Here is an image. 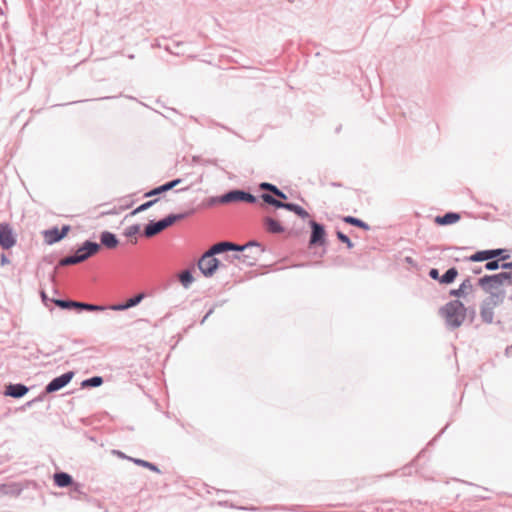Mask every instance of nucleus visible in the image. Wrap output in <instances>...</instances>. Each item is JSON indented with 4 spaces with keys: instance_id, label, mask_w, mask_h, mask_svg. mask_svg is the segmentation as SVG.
Masks as SVG:
<instances>
[{
    "instance_id": "nucleus-1",
    "label": "nucleus",
    "mask_w": 512,
    "mask_h": 512,
    "mask_svg": "<svg viewBox=\"0 0 512 512\" xmlns=\"http://www.w3.org/2000/svg\"><path fill=\"white\" fill-rule=\"evenodd\" d=\"M478 284L489 295L490 305H500L505 298V286H512V271L486 275L479 279Z\"/></svg>"
},
{
    "instance_id": "nucleus-2",
    "label": "nucleus",
    "mask_w": 512,
    "mask_h": 512,
    "mask_svg": "<svg viewBox=\"0 0 512 512\" xmlns=\"http://www.w3.org/2000/svg\"><path fill=\"white\" fill-rule=\"evenodd\" d=\"M245 247H238L231 242H219L213 245L207 252L203 254L198 262V267L204 276H212L219 266V260L214 257L216 254L228 251V249H244Z\"/></svg>"
},
{
    "instance_id": "nucleus-3",
    "label": "nucleus",
    "mask_w": 512,
    "mask_h": 512,
    "mask_svg": "<svg viewBox=\"0 0 512 512\" xmlns=\"http://www.w3.org/2000/svg\"><path fill=\"white\" fill-rule=\"evenodd\" d=\"M101 246L97 243L86 241L82 247H80L75 255L65 257L60 260L59 264L61 266H68V265H74L78 264L80 262H83L87 260L89 257L95 255L99 252Z\"/></svg>"
},
{
    "instance_id": "nucleus-4",
    "label": "nucleus",
    "mask_w": 512,
    "mask_h": 512,
    "mask_svg": "<svg viewBox=\"0 0 512 512\" xmlns=\"http://www.w3.org/2000/svg\"><path fill=\"white\" fill-rule=\"evenodd\" d=\"M446 321L453 327H458L465 319V308L459 301H452L443 308Z\"/></svg>"
},
{
    "instance_id": "nucleus-5",
    "label": "nucleus",
    "mask_w": 512,
    "mask_h": 512,
    "mask_svg": "<svg viewBox=\"0 0 512 512\" xmlns=\"http://www.w3.org/2000/svg\"><path fill=\"white\" fill-rule=\"evenodd\" d=\"M243 247H247L243 249H234L235 251H238L239 253L235 256V258L246 265H254L256 261L258 260V257L262 253V249L260 245L256 243H248L244 245Z\"/></svg>"
},
{
    "instance_id": "nucleus-6",
    "label": "nucleus",
    "mask_w": 512,
    "mask_h": 512,
    "mask_svg": "<svg viewBox=\"0 0 512 512\" xmlns=\"http://www.w3.org/2000/svg\"><path fill=\"white\" fill-rule=\"evenodd\" d=\"M183 218V214L169 215L158 222H151L145 227L144 234L146 237H153Z\"/></svg>"
},
{
    "instance_id": "nucleus-7",
    "label": "nucleus",
    "mask_w": 512,
    "mask_h": 512,
    "mask_svg": "<svg viewBox=\"0 0 512 512\" xmlns=\"http://www.w3.org/2000/svg\"><path fill=\"white\" fill-rule=\"evenodd\" d=\"M213 202L221 203V204H227L232 202H247V203H254L256 202L255 196L252 194L241 191V190H232L228 193L213 199Z\"/></svg>"
},
{
    "instance_id": "nucleus-8",
    "label": "nucleus",
    "mask_w": 512,
    "mask_h": 512,
    "mask_svg": "<svg viewBox=\"0 0 512 512\" xmlns=\"http://www.w3.org/2000/svg\"><path fill=\"white\" fill-rule=\"evenodd\" d=\"M17 236L13 227L9 223H0V246L4 250H9L16 245Z\"/></svg>"
},
{
    "instance_id": "nucleus-9",
    "label": "nucleus",
    "mask_w": 512,
    "mask_h": 512,
    "mask_svg": "<svg viewBox=\"0 0 512 512\" xmlns=\"http://www.w3.org/2000/svg\"><path fill=\"white\" fill-rule=\"evenodd\" d=\"M261 198L267 204L273 205L277 208L288 209L290 211L295 212L297 215H299L302 218L308 217V212L299 205L292 204V203H283V202L275 199L270 194H262Z\"/></svg>"
},
{
    "instance_id": "nucleus-10",
    "label": "nucleus",
    "mask_w": 512,
    "mask_h": 512,
    "mask_svg": "<svg viewBox=\"0 0 512 512\" xmlns=\"http://www.w3.org/2000/svg\"><path fill=\"white\" fill-rule=\"evenodd\" d=\"M74 373L73 372H67L59 377L54 378L47 386H46V392L52 393L57 390H60L64 386H66L73 378Z\"/></svg>"
},
{
    "instance_id": "nucleus-11",
    "label": "nucleus",
    "mask_w": 512,
    "mask_h": 512,
    "mask_svg": "<svg viewBox=\"0 0 512 512\" xmlns=\"http://www.w3.org/2000/svg\"><path fill=\"white\" fill-rule=\"evenodd\" d=\"M263 225L266 231L272 234H280L285 231V228L282 226L280 221L270 216L264 217Z\"/></svg>"
},
{
    "instance_id": "nucleus-12",
    "label": "nucleus",
    "mask_w": 512,
    "mask_h": 512,
    "mask_svg": "<svg viewBox=\"0 0 512 512\" xmlns=\"http://www.w3.org/2000/svg\"><path fill=\"white\" fill-rule=\"evenodd\" d=\"M68 231H69V226H64L61 231L58 230L57 228L48 230L44 234L45 240L49 244L55 243V242L61 240L62 238H64Z\"/></svg>"
},
{
    "instance_id": "nucleus-13",
    "label": "nucleus",
    "mask_w": 512,
    "mask_h": 512,
    "mask_svg": "<svg viewBox=\"0 0 512 512\" xmlns=\"http://www.w3.org/2000/svg\"><path fill=\"white\" fill-rule=\"evenodd\" d=\"M311 226H312V235H311V239H310V244L311 245L322 244L324 242V236H325V231H324L323 227L314 221L311 222Z\"/></svg>"
},
{
    "instance_id": "nucleus-14",
    "label": "nucleus",
    "mask_w": 512,
    "mask_h": 512,
    "mask_svg": "<svg viewBox=\"0 0 512 512\" xmlns=\"http://www.w3.org/2000/svg\"><path fill=\"white\" fill-rule=\"evenodd\" d=\"M144 298V294H138L133 298H130L124 304H116L110 307L111 310L121 311L136 306Z\"/></svg>"
},
{
    "instance_id": "nucleus-15",
    "label": "nucleus",
    "mask_w": 512,
    "mask_h": 512,
    "mask_svg": "<svg viewBox=\"0 0 512 512\" xmlns=\"http://www.w3.org/2000/svg\"><path fill=\"white\" fill-rule=\"evenodd\" d=\"M460 218L461 217L458 213L449 212L443 216H437L435 218V223L438 225H450L458 222Z\"/></svg>"
},
{
    "instance_id": "nucleus-16",
    "label": "nucleus",
    "mask_w": 512,
    "mask_h": 512,
    "mask_svg": "<svg viewBox=\"0 0 512 512\" xmlns=\"http://www.w3.org/2000/svg\"><path fill=\"white\" fill-rule=\"evenodd\" d=\"M472 291V283L469 279L464 280L458 289L450 291V295L454 297H464Z\"/></svg>"
},
{
    "instance_id": "nucleus-17",
    "label": "nucleus",
    "mask_w": 512,
    "mask_h": 512,
    "mask_svg": "<svg viewBox=\"0 0 512 512\" xmlns=\"http://www.w3.org/2000/svg\"><path fill=\"white\" fill-rule=\"evenodd\" d=\"M28 392V388L22 384H15V385H9L6 390V394L14 397L19 398L24 396Z\"/></svg>"
},
{
    "instance_id": "nucleus-18",
    "label": "nucleus",
    "mask_w": 512,
    "mask_h": 512,
    "mask_svg": "<svg viewBox=\"0 0 512 512\" xmlns=\"http://www.w3.org/2000/svg\"><path fill=\"white\" fill-rule=\"evenodd\" d=\"M101 243L109 248V249H113V248H116L118 246V239L116 238V236L110 232H103L101 234Z\"/></svg>"
},
{
    "instance_id": "nucleus-19",
    "label": "nucleus",
    "mask_w": 512,
    "mask_h": 512,
    "mask_svg": "<svg viewBox=\"0 0 512 512\" xmlns=\"http://www.w3.org/2000/svg\"><path fill=\"white\" fill-rule=\"evenodd\" d=\"M54 482L58 487H66L72 484V477L64 472L54 474Z\"/></svg>"
},
{
    "instance_id": "nucleus-20",
    "label": "nucleus",
    "mask_w": 512,
    "mask_h": 512,
    "mask_svg": "<svg viewBox=\"0 0 512 512\" xmlns=\"http://www.w3.org/2000/svg\"><path fill=\"white\" fill-rule=\"evenodd\" d=\"M178 183H180V179H176V180H173L169 183H166L158 188H155L153 190H151L150 192L146 193V197H150V196H153V195H157V194H160L162 192H165L167 190H170L172 189L173 187H175Z\"/></svg>"
},
{
    "instance_id": "nucleus-21",
    "label": "nucleus",
    "mask_w": 512,
    "mask_h": 512,
    "mask_svg": "<svg viewBox=\"0 0 512 512\" xmlns=\"http://www.w3.org/2000/svg\"><path fill=\"white\" fill-rule=\"evenodd\" d=\"M457 276L458 271L453 267L446 271V273L439 279V282L442 284H450L456 279Z\"/></svg>"
},
{
    "instance_id": "nucleus-22",
    "label": "nucleus",
    "mask_w": 512,
    "mask_h": 512,
    "mask_svg": "<svg viewBox=\"0 0 512 512\" xmlns=\"http://www.w3.org/2000/svg\"><path fill=\"white\" fill-rule=\"evenodd\" d=\"M470 261L473 262H479V261H485L492 258L491 250H484V251H478L475 254L470 256Z\"/></svg>"
},
{
    "instance_id": "nucleus-23",
    "label": "nucleus",
    "mask_w": 512,
    "mask_h": 512,
    "mask_svg": "<svg viewBox=\"0 0 512 512\" xmlns=\"http://www.w3.org/2000/svg\"><path fill=\"white\" fill-rule=\"evenodd\" d=\"M179 281L185 288H188L194 281V278L188 270H185L179 274Z\"/></svg>"
},
{
    "instance_id": "nucleus-24",
    "label": "nucleus",
    "mask_w": 512,
    "mask_h": 512,
    "mask_svg": "<svg viewBox=\"0 0 512 512\" xmlns=\"http://www.w3.org/2000/svg\"><path fill=\"white\" fill-rule=\"evenodd\" d=\"M344 222H346L348 224H351V225H354V226H357V227H360V228L365 229V230L369 229V225L368 224H366L362 220L354 218L352 216L345 217L344 218Z\"/></svg>"
},
{
    "instance_id": "nucleus-25",
    "label": "nucleus",
    "mask_w": 512,
    "mask_h": 512,
    "mask_svg": "<svg viewBox=\"0 0 512 512\" xmlns=\"http://www.w3.org/2000/svg\"><path fill=\"white\" fill-rule=\"evenodd\" d=\"M103 383V379L101 377H92L90 379L84 380L82 382L83 387H98Z\"/></svg>"
},
{
    "instance_id": "nucleus-26",
    "label": "nucleus",
    "mask_w": 512,
    "mask_h": 512,
    "mask_svg": "<svg viewBox=\"0 0 512 512\" xmlns=\"http://www.w3.org/2000/svg\"><path fill=\"white\" fill-rule=\"evenodd\" d=\"M77 304V308L85 309L88 311H103L105 309L103 306H97L93 304H86L81 302H77Z\"/></svg>"
},
{
    "instance_id": "nucleus-27",
    "label": "nucleus",
    "mask_w": 512,
    "mask_h": 512,
    "mask_svg": "<svg viewBox=\"0 0 512 512\" xmlns=\"http://www.w3.org/2000/svg\"><path fill=\"white\" fill-rule=\"evenodd\" d=\"M132 461H133L135 464L140 465V466H143V467H145V468H148V469H150V470H152V471H155V472H158V471H159V470H158V468H157L154 464H152V463H150V462H147V461H145V460H141V459H132Z\"/></svg>"
},
{
    "instance_id": "nucleus-28",
    "label": "nucleus",
    "mask_w": 512,
    "mask_h": 512,
    "mask_svg": "<svg viewBox=\"0 0 512 512\" xmlns=\"http://www.w3.org/2000/svg\"><path fill=\"white\" fill-rule=\"evenodd\" d=\"M157 202V199L155 200H151V201H148L146 203H143L142 205H140L139 207H137L133 212H132V215H135L137 213H140L148 208H150L152 205H154L155 203Z\"/></svg>"
},
{
    "instance_id": "nucleus-29",
    "label": "nucleus",
    "mask_w": 512,
    "mask_h": 512,
    "mask_svg": "<svg viewBox=\"0 0 512 512\" xmlns=\"http://www.w3.org/2000/svg\"><path fill=\"white\" fill-rule=\"evenodd\" d=\"M55 304L61 308H77V302L75 301H64V300H56Z\"/></svg>"
},
{
    "instance_id": "nucleus-30",
    "label": "nucleus",
    "mask_w": 512,
    "mask_h": 512,
    "mask_svg": "<svg viewBox=\"0 0 512 512\" xmlns=\"http://www.w3.org/2000/svg\"><path fill=\"white\" fill-rule=\"evenodd\" d=\"M505 250L503 249H494V250H491V254H492V258H496V257H501V259L505 260L509 257L508 254H505Z\"/></svg>"
},
{
    "instance_id": "nucleus-31",
    "label": "nucleus",
    "mask_w": 512,
    "mask_h": 512,
    "mask_svg": "<svg viewBox=\"0 0 512 512\" xmlns=\"http://www.w3.org/2000/svg\"><path fill=\"white\" fill-rule=\"evenodd\" d=\"M259 187H260V189L268 190V191L272 192L273 194L276 193V191L278 189L275 185H272V184L267 183V182L261 183Z\"/></svg>"
},
{
    "instance_id": "nucleus-32",
    "label": "nucleus",
    "mask_w": 512,
    "mask_h": 512,
    "mask_svg": "<svg viewBox=\"0 0 512 512\" xmlns=\"http://www.w3.org/2000/svg\"><path fill=\"white\" fill-rule=\"evenodd\" d=\"M337 237H338V239L340 241H342L343 243L347 244L348 248H352L353 247V244L350 241V239L345 234H343L342 232H337Z\"/></svg>"
},
{
    "instance_id": "nucleus-33",
    "label": "nucleus",
    "mask_w": 512,
    "mask_h": 512,
    "mask_svg": "<svg viewBox=\"0 0 512 512\" xmlns=\"http://www.w3.org/2000/svg\"><path fill=\"white\" fill-rule=\"evenodd\" d=\"M139 230H140V227L138 225L129 226L125 231V235L133 236V235L137 234L139 232Z\"/></svg>"
},
{
    "instance_id": "nucleus-34",
    "label": "nucleus",
    "mask_w": 512,
    "mask_h": 512,
    "mask_svg": "<svg viewBox=\"0 0 512 512\" xmlns=\"http://www.w3.org/2000/svg\"><path fill=\"white\" fill-rule=\"evenodd\" d=\"M485 267L487 270H496L500 267L499 260L489 261L486 263Z\"/></svg>"
},
{
    "instance_id": "nucleus-35",
    "label": "nucleus",
    "mask_w": 512,
    "mask_h": 512,
    "mask_svg": "<svg viewBox=\"0 0 512 512\" xmlns=\"http://www.w3.org/2000/svg\"><path fill=\"white\" fill-rule=\"evenodd\" d=\"M429 276H430L432 279H434V280H438V281H439V279L441 278V277L439 276V272H438V270H437V269H431V270L429 271Z\"/></svg>"
},
{
    "instance_id": "nucleus-36",
    "label": "nucleus",
    "mask_w": 512,
    "mask_h": 512,
    "mask_svg": "<svg viewBox=\"0 0 512 512\" xmlns=\"http://www.w3.org/2000/svg\"><path fill=\"white\" fill-rule=\"evenodd\" d=\"M274 195H276L280 199H284V200L287 199V196L282 191H280L279 189H277V191H276V193H274Z\"/></svg>"
},
{
    "instance_id": "nucleus-37",
    "label": "nucleus",
    "mask_w": 512,
    "mask_h": 512,
    "mask_svg": "<svg viewBox=\"0 0 512 512\" xmlns=\"http://www.w3.org/2000/svg\"><path fill=\"white\" fill-rule=\"evenodd\" d=\"M8 263H9V259L4 254H2L1 255V264L5 265V264H8Z\"/></svg>"
},
{
    "instance_id": "nucleus-38",
    "label": "nucleus",
    "mask_w": 512,
    "mask_h": 512,
    "mask_svg": "<svg viewBox=\"0 0 512 512\" xmlns=\"http://www.w3.org/2000/svg\"><path fill=\"white\" fill-rule=\"evenodd\" d=\"M502 268L504 269H511L512 268V262H509V263H504L501 265Z\"/></svg>"
},
{
    "instance_id": "nucleus-39",
    "label": "nucleus",
    "mask_w": 512,
    "mask_h": 512,
    "mask_svg": "<svg viewBox=\"0 0 512 512\" xmlns=\"http://www.w3.org/2000/svg\"><path fill=\"white\" fill-rule=\"evenodd\" d=\"M405 261H406L408 264H410V265H414V264H415V263H414V260H413L411 257H406V258H405Z\"/></svg>"
},
{
    "instance_id": "nucleus-40",
    "label": "nucleus",
    "mask_w": 512,
    "mask_h": 512,
    "mask_svg": "<svg viewBox=\"0 0 512 512\" xmlns=\"http://www.w3.org/2000/svg\"><path fill=\"white\" fill-rule=\"evenodd\" d=\"M42 295V298L45 299L46 298V294L44 292L41 293Z\"/></svg>"
}]
</instances>
